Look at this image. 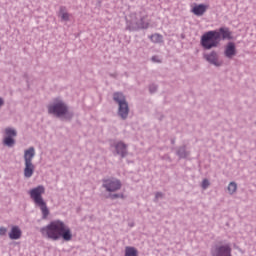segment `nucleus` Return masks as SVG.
I'll list each match as a JSON object with an SVG mask.
<instances>
[{"label": "nucleus", "instance_id": "obj_1", "mask_svg": "<svg viewBox=\"0 0 256 256\" xmlns=\"http://www.w3.org/2000/svg\"><path fill=\"white\" fill-rule=\"evenodd\" d=\"M40 233H42L43 237L52 239V241H59V239H63V241L68 242L73 239V232L71 231V228L61 220H54L50 222L47 226L40 229Z\"/></svg>", "mask_w": 256, "mask_h": 256}, {"label": "nucleus", "instance_id": "obj_2", "mask_svg": "<svg viewBox=\"0 0 256 256\" xmlns=\"http://www.w3.org/2000/svg\"><path fill=\"white\" fill-rule=\"evenodd\" d=\"M45 194V187L38 186L29 191L31 199L34 201L35 205L39 207L42 212L43 219L49 217V208H47V202L43 200V195Z\"/></svg>", "mask_w": 256, "mask_h": 256}, {"label": "nucleus", "instance_id": "obj_3", "mask_svg": "<svg viewBox=\"0 0 256 256\" xmlns=\"http://www.w3.org/2000/svg\"><path fill=\"white\" fill-rule=\"evenodd\" d=\"M220 40V34L217 30L208 31L201 38V45L204 49H213V47H218Z\"/></svg>", "mask_w": 256, "mask_h": 256}, {"label": "nucleus", "instance_id": "obj_4", "mask_svg": "<svg viewBox=\"0 0 256 256\" xmlns=\"http://www.w3.org/2000/svg\"><path fill=\"white\" fill-rule=\"evenodd\" d=\"M113 99L119 105L118 115L122 119H127L129 115V104L127 103V100H125V96L122 93L116 92L113 95Z\"/></svg>", "mask_w": 256, "mask_h": 256}, {"label": "nucleus", "instance_id": "obj_5", "mask_svg": "<svg viewBox=\"0 0 256 256\" xmlns=\"http://www.w3.org/2000/svg\"><path fill=\"white\" fill-rule=\"evenodd\" d=\"M48 112L56 115V117H63V115H67V105L63 101L56 99L54 104L48 106Z\"/></svg>", "mask_w": 256, "mask_h": 256}, {"label": "nucleus", "instance_id": "obj_6", "mask_svg": "<svg viewBox=\"0 0 256 256\" xmlns=\"http://www.w3.org/2000/svg\"><path fill=\"white\" fill-rule=\"evenodd\" d=\"M103 188L106 189L109 193L119 191L121 189V181L117 179H106L103 181Z\"/></svg>", "mask_w": 256, "mask_h": 256}, {"label": "nucleus", "instance_id": "obj_7", "mask_svg": "<svg viewBox=\"0 0 256 256\" xmlns=\"http://www.w3.org/2000/svg\"><path fill=\"white\" fill-rule=\"evenodd\" d=\"M5 133L6 137L3 141L4 145H6L7 147H13V145H15V139H13V137H17V131L12 128H6Z\"/></svg>", "mask_w": 256, "mask_h": 256}, {"label": "nucleus", "instance_id": "obj_8", "mask_svg": "<svg viewBox=\"0 0 256 256\" xmlns=\"http://www.w3.org/2000/svg\"><path fill=\"white\" fill-rule=\"evenodd\" d=\"M224 55L227 59H233L237 55V48L235 47V43L229 42L224 50Z\"/></svg>", "mask_w": 256, "mask_h": 256}, {"label": "nucleus", "instance_id": "obj_9", "mask_svg": "<svg viewBox=\"0 0 256 256\" xmlns=\"http://www.w3.org/2000/svg\"><path fill=\"white\" fill-rule=\"evenodd\" d=\"M204 59H206V61H208V63H211L212 65H215L216 67H220V65H222V63L219 62V58H218L216 52H211L210 54L204 55Z\"/></svg>", "mask_w": 256, "mask_h": 256}, {"label": "nucleus", "instance_id": "obj_10", "mask_svg": "<svg viewBox=\"0 0 256 256\" xmlns=\"http://www.w3.org/2000/svg\"><path fill=\"white\" fill-rule=\"evenodd\" d=\"M8 235L9 239L17 241V239H21V235H23V232L21 231V228H19V226H12Z\"/></svg>", "mask_w": 256, "mask_h": 256}, {"label": "nucleus", "instance_id": "obj_11", "mask_svg": "<svg viewBox=\"0 0 256 256\" xmlns=\"http://www.w3.org/2000/svg\"><path fill=\"white\" fill-rule=\"evenodd\" d=\"M207 9H209V6L205 4L195 5L192 8V13L197 17H201L207 11Z\"/></svg>", "mask_w": 256, "mask_h": 256}, {"label": "nucleus", "instance_id": "obj_12", "mask_svg": "<svg viewBox=\"0 0 256 256\" xmlns=\"http://www.w3.org/2000/svg\"><path fill=\"white\" fill-rule=\"evenodd\" d=\"M116 149L117 155H121V157H125L127 155V145L123 142H118L114 145Z\"/></svg>", "mask_w": 256, "mask_h": 256}, {"label": "nucleus", "instance_id": "obj_13", "mask_svg": "<svg viewBox=\"0 0 256 256\" xmlns=\"http://www.w3.org/2000/svg\"><path fill=\"white\" fill-rule=\"evenodd\" d=\"M35 157V148L30 147L24 151V161L25 163H33V158Z\"/></svg>", "mask_w": 256, "mask_h": 256}, {"label": "nucleus", "instance_id": "obj_14", "mask_svg": "<svg viewBox=\"0 0 256 256\" xmlns=\"http://www.w3.org/2000/svg\"><path fill=\"white\" fill-rule=\"evenodd\" d=\"M34 171H35V165H33V163L25 162L24 176L27 179L33 177Z\"/></svg>", "mask_w": 256, "mask_h": 256}, {"label": "nucleus", "instance_id": "obj_15", "mask_svg": "<svg viewBox=\"0 0 256 256\" xmlns=\"http://www.w3.org/2000/svg\"><path fill=\"white\" fill-rule=\"evenodd\" d=\"M220 35V39H231V31H229V28H220L219 31H217Z\"/></svg>", "mask_w": 256, "mask_h": 256}, {"label": "nucleus", "instance_id": "obj_16", "mask_svg": "<svg viewBox=\"0 0 256 256\" xmlns=\"http://www.w3.org/2000/svg\"><path fill=\"white\" fill-rule=\"evenodd\" d=\"M59 15H60L62 21H69L70 15L67 12V10L65 9V7L60 8Z\"/></svg>", "mask_w": 256, "mask_h": 256}, {"label": "nucleus", "instance_id": "obj_17", "mask_svg": "<svg viewBox=\"0 0 256 256\" xmlns=\"http://www.w3.org/2000/svg\"><path fill=\"white\" fill-rule=\"evenodd\" d=\"M125 256H138L137 249L127 246L125 248Z\"/></svg>", "mask_w": 256, "mask_h": 256}, {"label": "nucleus", "instance_id": "obj_18", "mask_svg": "<svg viewBox=\"0 0 256 256\" xmlns=\"http://www.w3.org/2000/svg\"><path fill=\"white\" fill-rule=\"evenodd\" d=\"M152 43H163V35L153 34L150 36Z\"/></svg>", "mask_w": 256, "mask_h": 256}, {"label": "nucleus", "instance_id": "obj_19", "mask_svg": "<svg viewBox=\"0 0 256 256\" xmlns=\"http://www.w3.org/2000/svg\"><path fill=\"white\" fill-rule=\"evenodd\" d=\"M228 191H229L230 195H233V193H235L237 191V183L231 182L228 185Z\"/></svg>", "mask_w": 256, "mask_h": 256}, {"label": "nucleus", "instance_id": "obj_20", "mask_svg": "<svg viewBox=\"0 0 256 256\" xmlns=\"http://www.w3.org/2000/svg\"><path fill=\"white\" fill-rule=\"evenodd\" d=\"M207 187H209V180L204 179L202 181V188L207 189Z\"/></svg>", "mask_w": 256, "mask_h": 256}, {"label": "nucleus", "instance_id": "obj_21", "mask_svg": "<svg viewBox=\"0 0 256 256\" xmlns=\"http://www.w3.org/2000/svg\"><path fill=\"white\" fill-rule=\"evenodd\" d=\"M0 235H1V237H3V235H7V228L0 227Z\"/></svg>", "mask_w": 256, "mask_h": 256}, {"label": "nucleus", "instance_id": "obj_22", "mask_svg": "<svg viewBox=\"0 0 256 256\" xmlns=\"http://www.w3.org/2000/svg\"><path fill=\"white\" fill-rule=\"evenodd\" d=\"M137 27H141L142 29H147L149 27V24H136Z\"/></svg>", "mask_w": 256, "mask_h": 256}, {"label": "nucleus", "instance_id": "obj_23", "mask_svg": "<svg viewBox=\"0 0 256 256\" xmlns=\"http://www.w3.org/2000/svg\"><path fill=\"white\" fill-rule=\"evenodd\" d=\"M152 61H154V63H161V60H159V57L157 56H153Z\"/></svg>", "mask_w": 256, "mask_h": 256}, {"label": "nucleus", "instance_id": "obj_24", "mask_svg": "<svg viewBox=\"0 0 256 256\" xmlns=\"http://www.w3.org/2000/svg\"><path fill=\"white\" fill-rule=\"evenodd\" d=\"M159 197H163V194L161 192L156 193V199H159Z\"/></svg>", "mask_w": 256, "mask_h": 256}, {"label": "nucleus", "instance_id": "obj_25", "mask_svg": "<svg viewBox=\"0 0 256 256\" xmlns=\"http://www.w3.org/2000/svg\"><path fill=\"white\" fill-rule=\"evenodd\" d=\"M156 90H157V88L155 86L153 88L150 87V92L151 93H154V91H156Z\"/></svg>", "mask_w": 256, "mask_h": 256}, {"label": "nucleus", "instance_id": "obj_26", "mask_svg": "<svg viewBox=\"0 0 256 256\" xmlns=\"http://www.w3.org/2000/svg\"><path fill=\"white\" fill-rule=\"evenodd\" d=\"M117 197H119V195L115 194V195L112 196V199H117Z\"/></svg>", "mask_w": 256, "mask_h": 256}, {"label": "nucleus", "instance_id": "obj_27", "mask_svg": "<svg viewBox=\"0 0 256 256\" xmlns=\"http://www.w3.org/2000/svg\"><path fill=\"white\" fill-rule=\"evenodd\" d=\"M3 105V99L0 98V107Z\"/></svg>", "mask_w": 256, "mask_h": 256}]
</instances>
